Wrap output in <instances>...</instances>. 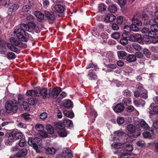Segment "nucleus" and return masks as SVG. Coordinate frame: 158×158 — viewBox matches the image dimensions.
<instances>
[{"label":"nucleus","instance_id":"f257e3e1","mask_svg":"<svg viewBox=\"0 0 158 158\" xmlns=\"http://www.w3.org/2000/svg\"><path fill=\"white\" fill-rule=\"evenodd\" d=\"M14 32L18 38L23 41L26 42L29 39L31 40V38L30 35L21 28H15Z\"/></svg>","mask_w":158,"mask_h":158},{"label":"nucleus","instance_id":"f03ea898","mask_svg":"<svg viewBox=\"0 0 158 158\" xmlns=\"http://www.w3.org/2000/svg\"><path fill=\"white\" fill-rule=\"evenodd\" d=\"M42 142L40 138L36 137L33 138L29 137L28 141L29 145L32 146L37 153H39L40 152Z\"/></svg>","mask_w":158,"mask_h":158},{"label":"nucleus","instance_id":"7ed1b4c3","mask_svg":"<svg viewBox=\"0 0 158 158\" xmlns=\"http://www.w3.org/2000/svg\"><path fill=\"white\" fill-rule=\"evenodd\" d=\"M5 107L7 113H10L12 112L15 113L18 109V103L16 100L13 99L11 101H7Z\"/></svg>","mask_w":158,"mask_h":158},{"label":"nucleus","instance_id":"20e7f679","mask_svg":"<svg viewBox=\"0 0 158 158\" xmlns=\"http://www.w3.org/2000/svg\"><path fill=\"white\" fill-rule=\"evenodd\" d=\"M58 129V134L59 135L62 137L66 136L68 132L66 131L64 126L61 123H56L55 124Z\"/></svg>","mask_w":158,"mask_h":158},{"label":"nucleus","instance_id":"39448f33","mask_svg":"<svg viewBox=\"0 0 158 158\" xmlns=\"http://www.w3.org/2000/svg\"><path fill=\"white\" fill-rule=\"evenodd\" d=\"M61 91L60 88L56 87L53 89H50L49 90V96L52 98H56Z\"/></svg>","mask_w":158,"mask_h":158},{"label":"nucleus","instance_id":"423d86ee","mask_svg":"<svg viewBox=\"0 0 158 158\" xmlns=\"http://www.w3.org/2000/svg\"><path fill=\"white\" fill-rule=\"evenodd\" d=\"M155 105L154 103H152L149 106L148 110L150 114H156L158 113V106H154Z\"/></svg>","mask_w":158,"mask_h":158},{"label":"nucleus","instance_id":"0eeeda50","mask_svg":"<svg viewBox=\"0 0 158 158\" xmlns=\"http://www.w3.org/2000/svg\"><path fill=\"white\" fill-rule=\"evenodd\" d=\"M150 40L152 41V42L155 44L158 42V38L156 35H154V34H152L151 32H148V37L147 40H146L147 41Z\"/></svg>","mask_w":158,"mask_h":158},{"label":"nucleus","instance_id":"6e6552de","mask_svg":"<svg viewBox=\"0 0 158 158\" xmlns=\"http://www.w3.org/2000/svg\"><path fill=\"white\" fill-rule=\"evenodd\" d=\"M19 6L17 4H14L8 8L7 13L8 15L10 16L13 13L16 11L18 9Z\"/></svg>","mask_w":158,"mask_h":158},{"label":"nucleus","instance_id":"1a4fd4ad","mask_svg":"<svg viewBox=\"0 0 158 158\" xmlns=\"http://www.w3.org/2000/svg\"><path fill=\"white\" fill-rule=\"evenodd\" d=\"M40 91L39 88H36L35 90H31L27 91L26 94L27 95L31 96L32 97H35L39 96V92Z\"/></svg>","mask_w":158,"mask_h":158},{"label":"nucleus","instance_id":"9d476101","mask_svg":"<svg viewBox=\"0 0 158 158\" xmlns=\"http://www.w3.org/2000/svg\"><path fill=\"white\" fill-rule=\"evenodd\" d=\"M61 155L65 158H71L72 157V154L70 150L66 148L64 149Z\"/></svg>","mask_w":158,"mask_h":158},{"label":"nucleus","instance_id":"9b49d317","mask_svg":"<svg viewBox=\"0 0 158 158\" xmlns=\"http://www.w3.org/2000/svg\"><path fill=\"white\" fill-rule=\"evenodd\" d=\"M133 103L137 107H139L140 106H144L145 105V102L144 100L141 99L134 100L133 101Z\"/></svg>","mask_w":158,"mask_h":158},{"label":"nucleus","instance_id":"f8f14e48","mask_svg":"<svg viewBox=\"0 0 158 158\" xmlns=\"http://www.w3.org/2000/svg\"><path fill=\"white\" fill-rule=\"evenodd\" d=\"M27 152L26 149L23 148L16 153V156L18 157H24L27 155Z\"/></svg>","mask_w":158,"mask_h":158},{"label":"nucleus","instance_id":"ddd939ff","mask_svg":"<svg viewBox=\"0 0 158 158\" xmlns=\"http://www.w3.org/2000/svg\"><path fill=\"white\" fill-rule=\"evenodd\" d=\"M124 107L123 104H120L117 105L113 108L114 111L119 113L123 111L124 109Z\"/></svg>","mask_w":158,"mask_h":158},{"label":"nucleus","instance_id":"4468645a","mask_svg":"<svg viewBox=\"0 0 158 158\" xmlns=\"http://www.w3.org/2000/svg\"><path fill=\"white\" fill-rule=\"evenodd\" d=\"M10 40L11 43L13 45L19 47H20L22 45L21 42L20 41L17 40L14 37L10 38Z\"/></svg>","mask_w":158,"mask_h":158},{"label":"nucleus","instance_id":"2eb2a0df","mask_svg":"<svg viewBox=\"0 0 158 158\" xmlns=\"http://www.w3.org/2000/svg\"><path fill=\"white\" fill-rule=\"evenodd\" d=\"M6 43L3 41H0V45L1 47L0 48V53L2 54H4L6 52Z\"/></svg>","mask_w":158,"mask_h":158},{"label":"nucleus","instance_id":"dca6fc26","mask_svg":"<svg viewBox=\"0 0 158 158\" xmlns=\"http://www.w3.org/2000/svg\"><path fill=\"white\" fill-rule=\"evenodd\" d=\"M117 153H119L118 155L119 158H128L130 157V155L128 153H124L122 150H118Z\"/></svg>","mask_w":158,"mask_h":158},{"label":"nucleus","instance_id":"f3484780","mask_svg":"<svg viewBox=\"0 0 158 158\" xmlns=\"http://www.w3.org/2000/svg\"><path fill=\"white\" fill-rule=\"evenodd\" d=\"M126 33H123L122 35L123 38L121 39L120 40V43L123 45H126L128 43V40L127 36H126Z\"/></svg>","mask_w":158,"mask_h":158},{"label":"nucleus","instance_id":"a211bd4d","mask_svg":"<svg viewBox=\"0 0 158 158\" xmlns=\"http://www.w3.org/2000/svg\"><path fill=\"white\" fill-rule=\"evenodd\" d=\"M154 135V132L152 130L150 131H145L143 133V135L145 138H151Z\"/></svg>","mask_w":158,"mask_h":158},{"label":"nucleus","instance_id":"6ab92c4d","mask_svg":"<svg viewBox=\"0 0 158 158\" xmlns=\"http://www.w3.org/2000/svg\"><path fill=\"white\" fill-rule=\"evenodd\" d=\"M39 95L40 94L44 98H45L49 96V94H48V90L46 88H43L39 92Z\"/></svg>","mask_w":158,"mask_h":158},{"label":"nucleus","instance_id":"aec40b11","mask_svg":"<svg viewBox=\"0 0 158 158\" xmlns=\"http://www.w3.org/2000/svg\"><path fill=\"white\" fill-rule=\"evenodd\" d=\"M88 76L89 79L90 80H95L97 78V76L95 73L91 70L89 71Z\"/></svg>","mask_w":158,"mask_h":158},{"label":"nucleus","instance_id":"412c9836","mask_svg":"<svg viewBox=\"0 0 158 158\" xmlns=\"http://www.w3.org/2000/svg\"><path fill=\"white\" fill-rule=\"evenodd\" d=\"M45 17L49 20H53L55 19V16L52 13L45 11Z\"/></svg>","mask_w":158,"mask_h":158},{"label":"nucleus","instance_id":"4be33fe9","mask_svg":"<svg viewBox=\"0 0 158 158\" xmlns=\"http://www.w3.org/2000/svg\"><path fill=\"white\" fill-rule=\"evenodd\" d=\"M116 18L115 16L112 14L108 15L105 18V20L106 21L110 22L113 21Z\"/></svg>","mask_w":158,"mask_h":158},{"label":"nucleus","instance_id":"5701e85b","mask_svg":"<svg viewBox=\"0 0 158 158\" xmlns=\"http://www.w3.org/2000/svg\"><path fill=\"white\" fill-rule=\"evenodd\" d=\"M117 54L118 58L121 59L125 58L127 54L126 52L123 51H118Z\"/></svg>","mask_w":158,"mask_h":158},{"label":"nucleus","instance_id":"b1692460","mask_svg":"<svg viewBox=\"0 0 158 158\" xmlns=\"http://www.w3.org/2000/svg\"><path fill=\"white\" fill-rule=\"evenodd\" d=\"M127 131L131 133H134L136 130L135 126L132 124H129L127 127Z\"/></svg>","mask_w":158,"mask_h":158},{"label":"nucleus","instance_id":"393cba45","mask_svg":"<svg viewBox=\"0 0 158 158\" xmlns=\"http://www.w3.org/2000/svg\"><path fill=\"white\" fill-rule=\"evenodd\" d=\"M151 26L150 28L152 31L151 32L153 33H155V32L158 31V25L153 23H151Z\"/></svg>","mask_w":158,"mask_h":158},{"label":"nucleus","instance_id":"a878e982","mask_svg":"<svg viewBox=\"0 0 158 158\" xmlns=\"http://www.w3.org/2000/svg\"><path fill=\"white\" fill-rule=\"evenodd\" d=\"M15 134L14 132H12L10 133L8 137V140L9 142L12 143L14 142L15 140Z\"/></svg>","mask_w":158,"mask_h":158},{"label":"nucleus","instance_id":"bb28decb","mask_svg":"<svg viewBox=\"0 0 158 158\" xmlns=\"http://www.w3.org/2000/svg\"><path fill=\"white\" fill-rule=\"evenodd\" d=\"M55 152L56 150L54 148H48L47 149L46 153L47 154L53 155L55 154Z\"/></svg>","mask_w":158,"mask_h":158},{"label":"nucleus","instance_id":"cd10ccee","mask_svg":"<svg viewBox=\"0 0 158 158\" xmlns=\"http://www.w3.org/2000/svg\"><path fill=\"white\" fill-rule=\"evenodd\" d=\"M54 8L56 11L60 13L63 12L64 10V8L62 6L60 5H55Z\"/></svg>","mask_w":158,"mask_h":158},{"label":"nucleus","instance_id":"c85d7f7f","mask_svg":"<svg viewBox=\"0 0 158 158\" xmlns=\"http://www.w3.org/2000/svg\"><path fill=\"white\" fill-rule=\"evenodd\" d=\"M63 124H62L64 126H66L67 127H71L73 126V123L71 120L69 119H64L63 121Z\"/></svg>","mask_w":158,"mask_h":158},{"label":"nucleus","instance_id":"c756f323","mask_svg":"<svg viewBox=\"0 0 158 158\" xmlns=\"http://www.w3.org/2000/svg\"><path fill=\"white\" fill-rule=\"evenodd\" d=\"M63 105L65 108H69L72 106L73 103L71 100H67L64 102Z\"/></svg>","mask_w":158,"mask_h":158},{"label":"nucleus","instance_id":"7c9ffc66","mask_svg":"<svg viewBox=\"0 0 158 158\" xmlns=\"http://www.w3.org/2000/svg\"><path fill=\"white\" fill-rule=\"evenodd\" d=\"M34 15L37 18L40 20L43 19L44 18V15L39 11H35Z\"/></svg>","mask_w":158,"mask_h":158},{"label":"nucleus","instance_id":"2f4dec72","mask_svg":"<svg viewBox=\"0 0 158 158\" xmlns=\"http://www.w3.org/2000/svg\"><path fill=\"white\" fill-rule=\"evenodd\" d=\"M140 124L141 127L144 129H148L149 128V125L143 119H141L140 120Z\"/></svg>","mask_w":158,"mask_h":158},{"label":"nucleus","instance_id":"473e14b6","mask_svg":"<svg viewBox=\"0 0 158 158\" xmlns=\"http://www.w3.org/2000/svg\"><path fill=\"white\" fill-rule=\"evenodd\" d=\"M46 128L49 134H52L54 133V128L51 125L49 124L47 125L46 126Z\"/></svg>","mask_w":158,"mask_h":158},{"label":"nucleus","instance_id":"72a5a7b5","mask_svg":"<svg viewBox=\"0 0 158 158\" xmlns=\"http://www.w3.org/2000/svg\"><path fill=\"white\" fill-rule=\"evenodd\" d=\"M108 10L111 13H115L116 11L117 10V8L116 5L115 4L110 5L109 7Z\"/></svg>","mask_w":158,"mask_h":158},{"label":"nucleus","instance_id":"f704fd0d","mask_svg":"<svg viewBox=\"0 0 158 158\" xmlns=\"http://www.w3.org/2000/svg\"><path fill=\"white\" fill-rule=\"evenodd\" d=\"M155 18L153 20L151 19L150 21V24H151V23H153L158 25V12H156L155 13Z\"/></svg>","mask_w":158,"mask_h":158},{"label":"nucleus","instance_id":"c9c22d12","mask_svg":"<svg viewBox=\"0 0 158 158\" xmlns=\"http://www.w3.org/2000/svg\"><path fill=\"white\" fill-rule=\"evenodd\" d=\"M142 19L144 20V23L148 24H150V21L148 19V15L146 14H143L142 15Z\"/></svg>","mask_w":158,"mask_h":158},{"label":"nucleus","instance_id":"e433bc0d","mask_svg":"<svg viewBox=\"0 0 158 158\" xmlns=\"http://www.w3.org/2000/svg\"><path fill=\"white\" fill-rule=\"evenodd\" d=\"M127 60L129 62H132L136 60V58L134 55L131 54L127 57Z\"/></svg>","mask_w":158,"mask_h":158},{"label":"nucleus","instance_id":"4c0bfd02","mask_svg":"<svg viewBox=\"0 0 158 158\" xmlns=\"http://www.w3.org/2000/svg\"><path fill=\"white\" fill-rule=\"evenodd\" d=\"M63 113L64 115L69 118H73L74 116V114L73 113L67 110H64L63 112Z\"/></svg>","mask_w":158,"mask_h":158},{"label":"nucleus","instance_id":"58836bf2","mask_svg":"<svg viewBox=\"0 0 158 158\" xmlns=\"http://www.w3.org/2000/svg\"><path fill=\"white\" fill-rule=\"evenodd\" d=\"M106 5L103 4H100L98 6V10L101 12L105 11L106 10Z\"/></svg>","mask_w":158,"mask_h":158},{"label":"nucleus","instance_id":"ea45409f","mask_svg":"<svg viewBox=\"0 0 158 158\" xmlns=\"http://www.w3.org/2000/svg\"><path fill=\"white\" fill-rule=\"evenodd\" d=\"M35 128L39 132V133L44 130V126L41 124H36L35 125Z\"/></svg>","mask_w":158,"mask_h":158},{"label":"nucleus","instance_id":"a19ab883","mask_svg":"<svg viewBox=\"0 0 158 158\" xmlns=\"http://www.w3.org/2000/svg\"><path fill=\"white\" fill-rule=\"evenodd\" d=\"M123 144L121 143H114L111 144L112 147L115 149H119L123 147Z\"/></svg>","mask_w":158,"mask_h":158},{"label":"nucleus","instance_id":"79ce46f5","mask_svg":"<svg viewBox=\"0 0 158 158\" xmlns=\"http://www.w3.org/2000/svg\"><path fill=\"white\" fill-rule=\"evenodd\" d=\"M132 23H133L137 26H141L142 24V23L139 19L134 18H133L132 20Z\"/></svg>","mask_w":158,"mask_h":158},{"label":"nucleus","instance_id":"37998d69","mask_svg":"<svg viewBox=\"0 0 158 158\" xmlns=\"http://www.w3.org/2000/svg\"><path fill=\"white\" fill-rule=\"evenodd\" d=\"M26 143L25 139L24 138H22L19 140V145L20 147H23L26 145Z\"/></svg>","mask_w":158,"mask_h":158},{"label":"nucleus","instance_id":"c03bdc74","mask_svg":"<svg viewBox=\"0 0 158 158\" xmlns=\"http://www.w3.org/2000/svg\"><path fill=\"white\" fill-rule=\"evenodd\" d=\"M120 36V34L118 32H115L112 33L111 35V38L114 39H117Z\"/></svg>","mask_w":158,"mask_h":158},{"label":"nucleus","instance_id":"a18cd8bd","mask_svg":"<svg viewBox=\"0 0 158 158\" xmlns=\"http://www.w3.org/2000/svg\"><path fill=\"white\" fill-rule=\"evenodd\" d=\"M135 39V41H142V38L140 35L139 34H134Z\"/></svg>","mask_w":158,"mask_h":158},{"label":"nucleus","instance_id":"49530a36","mask_svg":"<svg viewBox=\"0 0 158 158\" xmlns=\"http://www.w3.org/2000/svg\"><path fill=\"white\" fill-rule=\"evenodd\" d=\"M15 139H22V138H24L23 134L21 132H15Z\"/></svg>","mask_w":158,"mask_h":158},{"label":"nucleus","instance_id":"de8ad7c7","mask_svg":"<svg viewBox=\"0 0 158 158\" xmlns=\"http://www.w3.org/2000/svg\"><path fill=\"white\" fill-rule=\"evenodd\" d=\"M87 68H92L95 70L97 69V67L96 64H93L92 63H90L87 66Z\"/></svg>","mask_w":158,"mask_h":158},{"label":"nucleus","instance_id":"09e8293b","mask_svg":"<svg viewBox=\"0 0 158 158\" xmlns=\"http://www.w3.org/2000/svg\"><path fill=\"white\" fill-rule=\"evenodd\" d=\"M7 45L8 48L11 51L14 52H15L17 51V48L16 47L12 46V44L8 43L7 44Z\"/></svg>","mask_w":158,"mask_h":158},{"label":"nucleus","instance_id":"8fccbe9b","mask_svg":"<svg viewBox=\"0 0 158 158\" xmlns=\"http://www.w3.org/2000/svg\"><path fill=\"white\" fill-rule=\"evenodd\" d=\"M124 119L122 117H118L117 121L118 124H122L124 122Z\"/></svg>","mask_w":158,"mask_h":158},{"label":"nucleus","instance_id":"3c124183","mask_svg":"<svg viewBox=\"0 0 158 158\" xmlns=\"http://www.w3.org/2000/svg\"><path fill=\"white\" fill-rule=\"evenodd\" d=\"M132 47L137 51H140L141 49V46L138 44L136 43H133L132 44Z\"/></svg>","mask_w":158,"mask_h":158},{"label":"nucleus","instance_id":"603ef678","mask_svg":"<svg viewBox=\"0 0 158 158\" xmlns=\"http://www.w3.org/2000/svg\"><path fill=\"white\" fill-rule=\"evenodd\" d=\"M19 28H21L22 30H27L29 29L28 26L27 24L24 23H22L20 25V26Z\"/></svg>","mask_w":158,"mask_h":158},{"label":"nucleus","instance_id":"864d4df0","mask_svg":"<svg viewBox=\"0 0 158 158\" xmlns=\"http://www.w3.org/2000/svg\"><path fill=\"white\" fill-rule=\"evenodd\" d=\"M126 36H127L128 40H129L131 41H135L134 34H131L130 35H129L126 33Z\"/></svg>","mask_w":158,"mask_h":158},{"label":"nucleus","instance_id":"5fc2aeb1","mask_svg":"<svg viewBox=\"0 0 158 158\" xmlns=\"http://www.w3.org/2000/svg\"><path fill=\"white\" fill-rule=\"evenodd\" d=\"M114 134L116 135L118 137H121L122 136H123L125 135V133L123 132L122 131H115L114 132Z\"/></svg>","mask_w":158,"mask_h":158},{"label":"nucleus","instance_id":"6e6d98bb","mask_svg":"<svg viewBox=\"0 0 158 158\" xmlns=\"http://www.w3.org/2000/svg\"><path fill=\"white\" fill-rule=\"evenodd\" d=\"M137 26L135 24L132 23L131 26V30L135 31H138L139 29Z\"/></svg>","mask_w":158,"mask_h":158},{"label":"nucleus","instance_id":"4d7b16f0","mask_svg":"<svg viewBox=\"0 0 158 158\" xmlns=\"http://www.w3.org/2000/svg\"><path fill=\"white\" fill-rule=\"evenodd\" d=\"M126 110L128 112H134V111H136V109L132 106H128Z\"/></svg>","mask_w":158,"mask_h":158},{"label":"nucleus","instance_id":"13d9d810","mask_svg":"<svg viewBox=\"0 0 158 158\" xmlns=\"http://www.w3.org/2000/svg\"><path fill=\"white\" fill-rule=\"evenodd\" d=\"M131 30V27L128 25H126L124 27V31L126 33H129Z\"/></svg>","mask_w":158,"mask_h":158},{"label":"nucleus","instance_id":"bf43d9fd","mask_svg":"<svg viewBox=\"0 0 158 158\" xmlns=\"http://www.w3.org/2000/svg\"><path fill=\"white\" fill-rule=\"evenodd\" d=\"M125 149L127 151L130 152L132 151L133 149L132 146L131 145L129 144L126 145Z\"/></svg>","mask_w":158,"mask_h":158},{"label":"nucleus","instance_id":"052dcab7","mask_svg":"<svg viewBox=\"0 0 158 158\" xmlns=\"http://www.w3.org/2000/svg\"><path fill=\"white\" fill-rule=\"evenodd\" d=\"M7 57L10 59H14L15 57V53L12 52H10L8 53Z\"/></svg>","mask_w":158,"mask_h":158},{"label":"nucleus","instance_id":"680f3d73","mask_svg":"<svg viewBox=\"0 0 158 158\" xmlns=\"http://www.w3.org/2000/svg\"><path fill=\"white\" fill-rule=\"evenodd\" d=\"M90 115L92 118L94 119H95L97 116V113L94 110H92L90 111Z\"/></svg>","mask_w":158,"mask_h":158},{"label":"nucleus","instance_id":"e2e57ef3","mask_svg":"<svg viewBox=\"0 0 158 158\" xmlns=\"http://www.w3.org/2000/svg\"><path fill=\"white\" fill-rule=\"evenodd\" d=\"M140 97L142 98L146 99L148 98L147 91L145 90L144 92L140 94Z\"/></svg>","mask_w":158,"mask_h":158},{"label":"nucleus","instance_id":"0e129e2a","mask_svg":"<svg viewBox=\"0 0 158 158\" xmlns=\"http://www.w3.org/2000/svg\"><path fill=\"white\" fill-rule=\"evenodd\" d=\"M143 52L147 57H148V56L151 54V53L146 48H144L143 49Z\"/></svg>","mask_w":158,"mask_h":158},{"label":"nucleus","instance_id":"69168bd1","mask_svg":"<svg viewBox=\"0 0 158 158\" xmlns=\"http://www.w3.org/2000/svg\"><path fill=\"white\" fill-rule=\"evenodd\" d=\"M30 9V7L29 5H25L22 8V10L24 12H27Z\"/></svg>","mask_w":158,"mask_h":158},{"label":"nucleus","instance_id":"338daca9","mask_svg":"<svg viewBox=\"0 0 158 158\" xmlns=\"http://www.w3.org/2000/svg\"><path fill=\"white\" fill-rule=\"evenodd\" d=\"M39 133L41 136L44 138L47 137L48 136L47 133L45 131H44V130L41 131Z\"/></svg>","mask_w":158,"mask_h":158},{"label":"nucleus","instance_id":"774afa93","mask_svg":"<svg viewBox=\"0 0 158 158\" xmlns=\"http://www.w3.org/2000/svg\"><path fill=\"white\" fill-rule=\"evenodd\" d=\"M123 94L125 96L129 97L131 95V92L128 89H125L123 91Z\"/></svg>","mask_w":158,"mask_h":158}]
</instances>
